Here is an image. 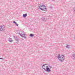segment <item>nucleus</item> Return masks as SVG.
I'll return each mask as SVG.
<instances>
[{
	"label": "nucleus",
	"instance_id": "1",
	"mask_svg": "<svg viewBox=\"0 0 75 75\" xmlns=\"http://www.w3.org/2000/svg\"><path fill=\"white\" fill-rule=\"evenodd\" d=\"M47 65V64H45L42 65V68L45 71H46V72H50V71H51V69L52 68V67L51 65H48L46 67V68L45 69V65Z\"/></svg>",
	"mask_w": 75,
	"mask_h": 75
},
{
	"label": "nucleus",
	"instance_id": "2",
	"mask_svg": "<svg viewBox=\"0 0 75 75\" xmlns=\"http://www.w3.org/2000/svg\"><path fill=\"white\" fill-rule=\"evenodd\" d=\"M57 58L59 60V61H61V62H62L64 60V59H65V56L64 55H60L59 54Z\"/></svg>",
	"mask_w": 75,
	"mask_h": 75
},
{
	"label": "nucleus",
	"instance_id": "3",
	"mask_svg": "<svg viewBox=\"0 0 75 75\" xmlns=\"http://www.w3.org/2000/svg\"><path fill=\"white\" fill-rule=\"evenodd\" d=\"M19 34L20 35L22 38H26L27 37V35L26 34V33L22 32L21 33H19Z\"/></svg>",
	"mask_w": 75,
	"mask_h": 75
},
{
	"label": "nucleus",
	"instance_id": "4",
	"mask_svg": "<svg viewBox=\"0 0 75 75\" xmlns=\"http://www.w3.org/2000/svg\"><path fill=\"white\" fill-rule=\"evenodd\" d=\"M39 8L41 10H42V11H45V10H47V7L44 5H42L40 6Z\"/></svg>",
	"mask_w": 75,
	"mask_h": 75
},
{
	"label": "nucleus",
	"instance_id": "5",
	"mask_svg": "<svg viewBox=\"0 0 75 75\" xmlns=\"http://www.w3.org/2000/svg\"><path fill=\"white\" fill-rule=\"evenodd\" d=\"M4 30H5V26H0V31H4Z\"/></svg>",
	"mask_w": 75,
	"mask_h": 75
},
{
	"label": "nucleus",
	"instance_id": "6",
	"mask_svg": "<svg viewBox=\"0 0 75 75\" xmlns=\"http://www.w3.org/2000/svg\"><path fill=\"white\" fill-rule=\"evenodd\" d=\"M42 20L43 21H47V19L45 18L44 17L42 18Z\"/></svg>",
	"mask_w": 75,
	"mask_h": 75
},
{
	"label": "nucleus",
	"instance_id": "7",
	"mask_svg": "<svg viewBox=\"0 0 75 75\" xmlns=\"http://www.w3.org/2000/svg\"><path fill=\"white\" fill-rule=\"evenodd\" d=\"M23 17L24 18H25V17H26L27 16V14L25 13V14H24L23 15Z\"/></svg>",
	"mask_w": 75,
	"mask_h": 75
},
{
	"label": "nucleus",
	"instance_id": "8",
	"mask_svg": "<svg viewBox=\"0 0 75 75\" xmlns=\"http://www.w3.org/2000/svg\"><path fill=\"white\" fill-rule=\"evenodd\" d=\"M14 38L16 41H18V40H19V39L18 38V37H17V36L15 37Z\"/></svg>",
	"mask_w": 75,
	"mask_h": 75
},
{
	"label": "nucleus",
	"instance_id": "9",
	"mask_svg": "<svg viewBox=\"0 0 75 75\" xmlns=\"http://www.w3.org/2000/svg\"><path fill=\"white\" fill-rule=\"evenodd\" d=\"M9 41L11 42H13V40H12L11 38H9Z\"/></svg>",
	"mask_w": 75,
	"mask_h": 75
},
{
	"label": "nucleus",
	"instance_id": "10",
	"mask_svg": "<svg viewBox=\"0 0 75 75\" xmlns=\"http://www.w3.org/2000/svg\"><path fill=\"white\" fill-rule=\"evenodd\" d=\"M66 47L67 48H70V46L69 45H67L66 46Z\"/></svg>",
	"mask_w": 75,
	"mask_h": 75
},
{
	"label": "nucleus",
	"instance_id": "11",
	"mask_svg": "<svg viewBox=\"0 0 75 75\" xmlns=\"http://www.w3.org/2000/svg\"><path fill=\"white\" fill-rule=\"evenodd\" d=\"M30 37H33L34 36V35L33 34H30Z\"/></svg>",
	"mask_w": 75,
	"mask_h": 75
},
{
	"label": "nucleus",
	"instance_id": "12",
	"mask_svg": "<svg viewBox=\"0 0 75 75\" xmlns=\"http://www.w3.org/2000/svg\"><path fill=\"white\" fill-rule=\"evenodd\" d=\"M73 10L74 12V13H75V7L74 8H73Z\"/></svg>",
	"mask_w": 75,
	"mask_h": 75
},
{
	"label": "nucleus",
	"instance_id": "13",
	"mask_svg": "<svg viewBox=\"0 0 75 75\" xmlns=\"http://www.w3.org/2000/svg\"><path fill=\"white\" fill-rule=\"evenodd\" d=\"M15 24L16 25V26H18V24H17V23H16Z\"/></svg>",
	"mask_w": 75,
	"mask_h": 75
},
{
	"label": "nucleus",
	"instance_id": "14",
	"mask_svg": "<svg viewBox=\"0 0 75 75\" xmlns=\"http://www.w3.org/2000/svg\"><path fill=\"white\" fill-rule=\"evenodd\" d=\"M13 23H15V24H16V22L14 21L13 22Z\"/></svg>",
	"mask_w": 75,
	"mask_h": 75
},
{
	"label": "nucleus",
	"instance_id": "15",
	"mask_svg": "<svg viewBox=\"0 0 75 75\" xmlns=\"http://www.w3.org/2000/svg\"><path fill=\"white\" fill-rule=\"evenodd\" d=\"M0 59H4L1 58H0Z\"/></svg>",
	"mask_w": 75,
	"mask_h": 75
},
{
	"label": "nucleus",
	"instance_id": "16",
	"mask_svg": "<svg viewBox=\"0 0 75 75\" xmlns=\"http://www.w3.org/2000/svg\"><path fill=\"white\" fill-rule=\"evenodd\" d=\"M52 0V1H55V0Z\"/></svg>",
	"mask_w": 75,
	"mask_h": 75
},
{
	"label": "nucleus",
	"instance_id": "17",
	"mask_svg": "<svg viewBox=\"0 0 75 75\" xmlns=\"http://www.w3.org/2000/svg\"><path fill=\"white\" fill-rule=\"evenodd\" d=\"M74 39H75V37H74Z\"/></svg>",
	"mask_w": 75,
	"mask_h": 75
}]
</instances>
